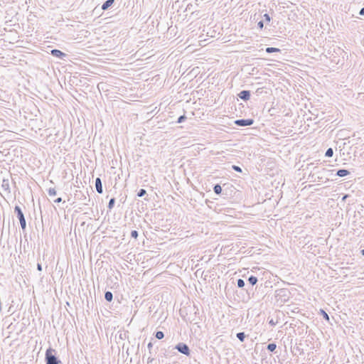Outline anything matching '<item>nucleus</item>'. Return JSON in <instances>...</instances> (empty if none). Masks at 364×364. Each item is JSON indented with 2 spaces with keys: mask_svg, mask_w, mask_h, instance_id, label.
Masks as SVG:
<instances>
[{
  "mask_svg": "<svg viewBox=\"0 0 364 364\" xmlns=\"http://www.w3.org/2000/svg\"><path fill=\"white\" fill-rule=\"evenodd\" d=\"M45 361L46 364H62L61 360L56 355V350L51 347L46 351Z\"/></svg>",
  "mask_w": 364,
  "mask_h": 364,
  "instance_id": "nucleus-1",
  "label": "nucleus"
},
{
  "mask_svg": "<svg viewBox=\"0 0 364 364\" xmlns=\"http://www.w3.org/2000/svg\"><path fill=\"white\" fill-rule=\"evenodd\" d=\"M175 348L181 353L190 356L191 355V350L188 347V346L185 343H178L176 346Z\"/></svg>",
  "mask_w": 364,
  "mask_h": 364,
  "instance_id": "nucleus-2",
  "label": "nucleus"
},
{
  "mask_svg": "<svg viewBox=\"0 0 364 364\" xmlns=\"http://www.w3.org/2000/svg\"><path fill=\"white\" fill-rule=\"evenodd\" d=\"M254 122L253 119H236L234 123L238 127H247L252 125Z\"/></svg>",
  "mask_w": 364,
  "mask_h": 364,
  "instance_id": "nucleus-3",
  "label": "nucleus"
},
{
  "mask_svg": "<svg viewBox=\"0 0 364 364\" xmlns=\"http://www.w3.org/2000/svg\"><path fill=\"white\" fill-rule=\"evenodd\" d=\"M50 54L53 56L62 60H64L65 58L68 57V55L66 53L58 49H52L50 50Z\"/></svg>",
  "mask_w": 364,
  "mask_h": 364,
  "instance_id": "nucleus-4",
  "label": "nucleus"
},
{
  "mask_svg": "<svg viewBox=\"0 0 364 364\" xmlns=\"http://www.w3.org/2000/svg\"><path fill=\"white\" fill-rule=\"evenodd\" d=\"M237 96L244 101H247L250 98V90H242L240 93H238Z\"/></svg>",
  "mask_w": 364,
  "mask_h": 364,
  "instance_id": "nucleus-5",
  "label": "nucleus"
},
{
  "mask_svg": "<svg viewBox=\"0 0 364 364\" xmlns=\"http://www.w3.org/2000/svg\"><path fill=\"white\" fill-rule=\"evenodd\" d=\"M1 188L4 191L7 193H10V186H9V180L8 178H4L1 183Z\"/></svg>",
  "mask_w": 364,
  "mask_h": 364,
  "instance_id": "nucleus-6",
  "label": "nucleus"
},
{
  "mask_svg": "<svg viewBox=\"0 0 364 364\" xmlns=\"http://www.w3.org/2000/svg\"><path fill=\"white\" fill-rule=\"evenodd\" d=\"M95 188L98 193H102L103 192V188H102V183L100 178L97 177L95 179Z\"/></svg>",
  "mask_w": 364,
  "mask_h": 364,
  "instance_id": "nucleus-7",
  "label": "nucleus"
},
{
  "mask_svg": "<svg viewBox=\"0 0 364 364\" xmlns=\"http://www.w3.org/2000/svg\"><path fill=\"white\" fill-rule=\"evenodd\" d=\"M14 213H16L18 220H21L25 218L24 214L18 205H16L14 208Z\"/></svg>",
  "mask_w": 364,
  "mask_h": 364,
  "instance_id": "nucleus-8",
  "label": "nucleus"
},
{
  "mask_svg": "<svg viewBox=\"0 0 364 364\" xmlns=\"http://www.w3.org/2000/svg\"><path fill=\"white\" fill-rule=\"evenodd\" d=\"M114 0H107L102 5L101 9L103 11L107 10L114 4Z\"/></svg>",
  "mask_w": 364,
  "mask_h": 364,
  "instance_id": "nucleus-9",
  "label": "nucleus"
},
{
  "mask_svg": "<svg viewBox=\"0 0 364 364\" xmlns=\"http://www.w3.org/2000/svg\"><path fill=\"white\" fill-rule=\"evenodd\" d=\"M350 173V172L346 169H338L336 171V176L339 177H344L348 176Z\"/></svg>",
  "mask_w": 364,
  "mask_h": 364,
  "instance_id": "nucleus-10",
  "label": "nucleus"
},
{
  "mask_svg": "<svg viewBox=\"0 0 364 364\" xmlns=\"http://www.w3.org/2000/svg\"><path fill=\"white\" fill-rule=\"evenodd\" d=\"M222 187L220 184L217 183L213 186V191L216 195H220L222 193Z\"/></svg>",
  "mask_w": 364,
  "mask_h": 364,
  "instance_id": "nucleus-11",
  "label": "nucleus"
},
{
  "mask_svg": "<svg viewBox=\"0 0 364 364\" xmlns=\"http://www.w3.org/2000/svg\"><path fill=\"white\" fill-rule=\"evenodd\" d=\"M105 299L107 301L111 302L113 299V294L111 291H107L105 293Z\"/></svg>",
  "mask_w": 364,
  "mask_h": 364,
  "instance_id": "nucleus-12",
  "label": "nucleus"
},
{
  "mask_svg": "<svg viewBox=\"0 0 364 364\" xmlns=\"http://www.w3.org/2000/svg\"><path fill=\"white\" fill-rule=\"evenodd\" d=\"M265 50L267 53H277L281 51L279 48L274 47H267Z\"/></svg>",
  "mask_w": 364,
  "mask_h": 364,
  "instance_id": "nucleus-13",
  "label": "nucleus"
},
{
  "mask_svg": "<svg viewBox=\"0 0 364 364\" xmlns=\"http://www.w3.org/2000/svg\"><path fill=\"white\" fill-rule=\"evenodd\" d=\"M257 281H258L257 278L253 275H251L248 278V282H249L250 284H251L252 286L255 285L257 284Z\"/></svg>",
  "mask_w": 364,
  "mask_h": 364,
  "instance_id": "nucleus-14",
  "label": "nucleus"
},
{
  "mask_svg": "<svg viewBox=\"0 0 364 364\" xmlns=\"http://www.w3.org/2000/svg\"><path fill=\"white\" fill-rule=\"evenodd\" d=\"M276 348H277V344L275 343H270L267 346V349L269 352H274Z\"/></svg>",
  "mask_w": 364,
  "mask_h": 364,
  "instance_id": "nucleus-15",
  "label": "nucleus"
},
{
  "mask_svg": "<svg viewBox=\"0 0 364 364\" xmlns=\"http://www.w3.org/2000/svg\"><path fill=\"white\" fill-rule=\"evenodd\" d=\"M236 337L241 341L243 342L246 337V335L244 332H239L236 334Z\"/></svg>",
  "mask_w": 364,
  "mask_h": 364,
  "instance_id": "nucleus-16",
  "label": "nucleus"
},
{
  "mask_svg": "<svg viewBox=\"0 0 364 364\" xmlns=\"http://www.w3.org/2000/svg\"><path fill=\"white\" fill-rule=\"evenodd\" d=\"M319 314H320L321 315H322V316H323V318L326 321H329V319H330V318H329V316H328V314H327V313H326L323 309H320V312H319Z\"/></svg>",
  "mask_w": 364,
  "mask_h": 364,
  "instance_id": "nucleus-17",
  "label": "nucleus"
},
{
  "mask_svg": "<svg viewBox=\"0 0 364 364\" xmlns=\"http://www.w3.org/2000/svg\"><path fill=\"white\" fill-rule=\"evenodd\" d=\"M155 337L159 339V340H161L162 338H164V333L163 331H158L155 333Z\"/></svg>",
  "mask_w": 364,
  "mask_h": 364,
  "instance_id": "nucleus-18",
  "label": "nucleus"
},
{
  "mask_svg": "<svg viewBox=\"0 0 364 364\" xmlns=\"http://www.w3.org/2000/svg\"><path fill=\"white\" fill-rule=\"evenodd\" d=\"M114 204H115V198H112L109 203H108V205H107V208L111 210L114 208Z\"/></svg>",
  "mask_w": 364,
  "mask_h": 364,
  "instance_id": "nucleus-19",
  "label": "nucleus"
},
{
  "mask_svg": "<svg viewBox=\"0 0 364 364\" xmlns=\"http://www.w3.org/2000/svg\"><path fill=\"white\" fill-rule=\"evenodd\" d=\"M333 149L332 148H328L326 150V153H325V156H326V157H331V156H333Z\"/></svg>",
  "mask_w": 364,
  "mask_h": 364,
  "instance_id": "nucleus-20",
  "label": "nucleus"
},
{
  "mask_svg": "<svg viewBox=\"0 0 364 364\" xmlns=\"http://www.w3.org/2000/svg\"><path fill=\"white\" fill-rule=\"evenodd\" d=\"M237 285L239 288L244 287L245 285V281L242 279H238L237 280Z\"/></svg>",
  "mask_w": 364,
  "mask_h": 364,
  "instance_id": "nucleus-21",
  "label": "nucleus"
},
{
  "mask_svg": "<svg viewBox=\"0 0 364 364\" xmlns=\"http://www.w3.org/2000/svg\"><path fill=\"white\" fill-rule=\"evenodd\" d=\"M48 193L50 196H54L56 195L57 192L54 188H50L48 189Z\"/></svg>",
  "mask_w": 364,
  "mask_h": 364,
  "instance_id": "nucleus-22",
  "label": "nucleus"
},
{
  "mask_svg": "<svg viewBox=\"0 0 364 364\" xmlns=\"http://www.w3.org/2000/svg\"><path fill=\"white\" fill-rule=\"evenodd\" d=\"M19 222L22 230H24L26 228V221L25 218L21 220H19Z\"/></svg>",
  "mask_w": 364,
  "mask_h": 364,
  "instance_id": "nucleus-23",
  "label": "nucleus"
},
{
  "mask_svg": "<svg viewBox=\"0 0 364 364\" xmlns=\"http://www.w3.org/2000/svg\"><path fill=\"white\" fill-rule=\"evenodd\" d=\"M146 194V191L144 188L140 189L137 193L138 197H143Z\"/></svg>",
  "mask_w": 364,
  "mask_h": 364,
  "instance_id": "nucleus-24",
  "label": "nucleus"
},
{
  "mask_svg": "<svg viewBox=\"0 0 364 364\" xmlns=\"http://www.w3.org/2000/svg\"><path fill=\"white\" fill-rule=\"evenodd\" d=\"M186 119V117L185 114H183L181 116H180L178 119H177V123L180 124V123H182Z\"/></svg>",
  "mask_w": 364,
  "mask_h": 364,
  "instance_id": "nucleus-25",
  "label": "nucleus"
},
{
  "mask_svg": "<svg viewBox=\"0 0 364 364\" xmlns=\"http://www.w3.org/2000/svg\"><path fill=\"white\" fill-rule=\"evenodd\" d=\"M263 18L266 22H269L272 19V17L267 13L263 15Z\"/></svg>",
  "mask_w": 364,
  "mask_h": 364,
  "instance_id": "nucleus-26",
  "label": "nucleus"
},
{
  "mask_svg": "<svg viewBox=\"0 0 364 364\" xmlns=\"http://www.w3.org/2000/svg\"><path fill=\"white\" fill-rule=\"evenodd\" d=\"M232 168L234 171H237V172H239V173H241V172H242V168H241L240 166H238L232 165Z\"/></svg>",
  "mask_w": 364,
  "mask_h": 364,
  "instance_id": "nucleus-27",
  "label": "nucleus"
},
{
  "mask_svg": "<svg viewBox=\"0 0 364 364\" xmlns=\"http://www.w3.org/2000/svg\"><path fill=\"white\" fill-rule=\"evenodd\" d=\"M139 234H138V231L136 230H132L131 232V237H133V238H135L136 239L137 237H138Z\"/></svg>",
  "mask_w": 364,
  "mask_h": 364,
  "instance_id": "nucleus-28",
  "label": "nucleus"
},
{
  "mask_svg": "<svg viewBox=\"0 0 364 364\" xmlns=\"http://www.w3.org/2000/svg\"><path fill=\"white\" fill-rule=\"evenodd\" d=\"M257 26L259 29H262L263 27H264V21H259L258 23H257Z\"/></svg>",
  "mask_w": 364,
  "mask_h": 364,
  "instance_id": "nucleus-29",
  "label": "nucleus"
},
{
  "mask_svg": "<svg viewBox=\"0 0 364 364\" xmlns=\"http://www.w3.org/2000/svg\"><path fill=\"white\" fill-rule=\"evenodd\" d=\"M277 321H274V319H270L269 321V324L271 325L272 326H274L277 324Z\"/></svg>",
  "mask_w": 364,
  "mask_h": 364,
  "instance_id": "nucleus-30",
  "label": "nucleus"
},
{
  "mask_svg": "<svg viewBox=\"0 0 364 364\" xmlns=\"http://www.w3.org/2000/svg\"><path fill=\"white\" fill-rule=\"evenodd\" d=\"M152 347H153V343L151 342H149L147 345V348H149V352H151V349L152 348Z\"/></svg>",
  "mask_w": 364,
  "mask_h": 364,
  "instance_id": "nucleus-31",
  "label": "nucleus"
},
{
  "mask_svg": "<svg viewBox=\"0 0 364 364\" xmlns=\"http://www.w3.org/2000/svg\"><path fill=\"white\" fill-rule=\"evenodd\" d=\"M154 359L153 358L149 357L147 359V364H151L154 361Z\"/></svg>",
  "mask_w": 364,
  "mask_h": 364,
  "instance_id": "nucleus-32",
  "label": "nucleus"
},
{
  "mask_svg": "<svg viewBox=\"0 0 364 364\" xmlns=\"http://www.w3.org/2000/svg\"><path fill=\"white\" fill-rule=\"evenodd\" d=\"M37 269L38 271H40V272L42 271V265H41V264H40V263L37 264Z\"/></svg>",
  "mask_w": 364,
  "mask_h": 364,
  "instance_id": "nucleus-33",
  "label": "nucleus"
},
{
  "mask_svg": "<svg viewBox=\"0 0 364 364\" xmlns=\"http://www.w3.org/2000/svg\"><path fill=\"white\" fill-rule=\"evenodd\" d=\"M62 201V198H56L55 200H54V203H59Z\"/></svg>",
  "mask_w": 364,
  "mask_h": 364,
  "instance_id": "nucleus-34",
  "label": "nucleus"
},
{
  "mask_svg": "<svg viewBox=\"0 0 364 364\" xmlns=\"http://www.w3.org/2000/svg\"><path fill=\"white\" fill-rule=\"evenodd\" d=\"M359 14H360V16H364V7H363V8L360 10V11H359Z\"/></svg>",
  "mask_w": 364,
  "mask_h": 364,
  "instance_id": "nucleus-35",
  "label": "nucleus"
},
{
  "mask_svg": "<svg viewBox=\"0 0 364 364\" xmlns=\"http://www.w3.org/2000/svg\"><path fill=\"white\" fill-rule=\"evenodd\" d=\"M360 252H361V255H362L363 256H364V249H363V250H362Z\"/></svg>",
  "mask_w": 364,
  "mask_h": 364,
  "instance_id": "nucleus-36",
  "label": "nucleus"
},
{
  "mask_svg": "<svg viewBox=\"0 0 364 364\" xmlns=\"http://www.w3.org/2000/svg\"><path fill=\"white\" fill-rule=\"evenodd\" d=\"M347 198V195H345L343 197V200H344L346 198Z\"/></svg>",
  "mask_w": 364,
  "mask_h": 364,
  "instance_id": "nucleus-37",
  "label": "nucleus"
},
{
  "mask_svg": "<svg viewBox=\"0 0 364 364\" xmlns=\"http://www.w3.org/2000/svg\"><path fill=\"white\" fill-rule=\"evenodd\" d=\"M260 90H261V88H258V89L257 90V92H261Z\"/></svg>",
  "mask_w": 364,
  "mask_h": 364,
  "instance_id": "nucleus-38",
  "label": "nucleus"
},
{
  "mask_svg": "<svg viewBox=\"0 0 364 364\" xmlns=\"http://www.w3.org/2000/svg\"><path fill=\"white\" fill-rule=\"evenodd\" d=\"M279 291H280V292H284L285 291H284V290H283V289H280V290H279Z\"/></svg>",
  "mask_w": 364,
  "mask_h": 364,
  "instance_id": "nucleus-39",
  "label": "nucleus"
}]
</instances>
